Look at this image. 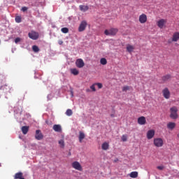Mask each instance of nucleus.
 <instances>
[{
  "instance_id": "nucleus-1",
  "label": "nucleus",
  "mask_w": 179,
  "mask_h": 179,
  "mask_svg": "<svg viewBox=\"0 0 179 179\" xmlns=\"http://www.w3.org/2000/svg\"><path fill=\"white\" fill-rule=\"evenodd\" d=\"M178 112V109L177 108V107L173 106L172 108H170V117L172 120H177V118H178V113H177Z\"/></svg>"
},
{
  "instance_id": "nucleus-2",
  "label": "nucleus",
  "mask_w": 179,
  "mask_h": 179,
  "mask_svg": "<svg viewBox=\"0 0 179 179\" xmlns=\"http://www.w3.org/2000/svg\"><path fill=\"white\" fill-rule=\"evenodd\" d=\"M118 33V29L117 28H111L110 29H106L104 31V34L106 36H115Z\"/></svg>"
},
{
  "instance_id": "nucleus-3",
  "label": "nucleus",
  "mask_w": 179,
  "mask_h": 179,
  "mask_svg": "<svg viewBox=\"0 0 179 179\" xmlns=\"http://www.w3.org/2000/svg\"><path fill=\"white\" fill-rule=\"evenodd\" d=\"M154 145H155V146H156V148H162L163 146V145H164L163 138H154Z\"/></svg>"
},
{
  "instance_id": "nucleus-4",
  "label": "nucleus",
  "mask_w": 179,
  "mask_h": 179,
  "mask_svg": "<svg viewBox=\"0 0 179 179\" xmlns=\"http://www.w3.org/2000/svg\"><path fill=\"white\" fill-rule=\"evenodd\" d=\"M28 36L29 38H31V40H37L38 37H40V35L38 34V32H36L34 31H32L28 34Z\"/></svg>"
},
{
  "instance_id": "nucleus-5",
  "label": "nucleus",
  "mask_w": 179,
  "mask_h": 179,
  "mask_svg": "<svg viewBox=\"0 0 179 179\" xmlns=\"http://www.w3.org/2000/svg\"><path fill=\"white\" fill-rule=\"evenodd\" d=\"M73 169H75V170H78V171H82V165H80V163L76 161L73 162L71 164Z\"/></svg>"
},
{
  "instance_id": "nucleus-6",
  "label": "nucleus",
  "mask_w": 179,
  "mask_h": 179,
  "mask_svg": "<svg viewBox=\"0 0 179 179\" xmlns=\"http://www.w3.org/2000/svg\"><path fill=\"white\" fill-rule=\"evenodd\" d=\"M86 27H87V22L86 21H82L78 27V31H85Z\"/></svg>"
},
{
  "instance_id": "nucleus-7",
  "label": "nucleus",
  "mask_w": 179,
  "mask_h": 179,
  "mask_svg": "<svg viewBox=\"0 0 179 179\" xmlns=\"http://www.w3.org/2000/svg\"><path fill=\"white\" fill-rule=\"evenodd\" d=\"M44 138V136L43 135V133H41V130H36L35 134V138L36 141H41Z\"/></svg>"
},
{
  "instance_id": "nucleus-8",
  "label": "nucleus",
  "mask_w": 179,
  "mask_h": 179,
  "mask_svg": "<svg viewBox=\"0 0 179 179\" xmlns=\"http://www.w3.org/2000/svg\"><path fill=\"white\" fill-rule=\"evenodd\" d=\"M162 94L164 97V99H170V90H169V88L166 87L162 90Z\"/></svg>"
},
{
  "instance_id": "nucleus-9",
  "label": "nucleus",
  "mask_w": 179,
  "mask_h": 179,
  "mask_svg": "<svg viewBox=\"0 0 179 179\" xmlns=\"http://www.w3.org/2000/svg\"><path fill=\"white\" fill-rule=\"evenodd\" d=\"M167 23V20L164 19H161L159 20L157 22V24L159 29H163L164 27V24Z\"/></svg>"
},
{
  "instance_id": "nucleus-10",
  "label": "nucleus",
  "mask_w": 179,
  "mask_h": 179,
  "mask_svg": "<svg viewBox=\"0 0 179 179\" xmlns=\"http://www.w3.org/2000/svg\"><path fill=\"white\" fill-rule=\"evenodd\" d=\"M76 65L77 68H83V66H85V62H83L82 59H78L76 61Z\"/></svg>"
},
{
  "instance_id": "nucleus-11",
  "label": "nucleus",
  "mask_w": 179,
  "mask_h": 179,
  "mask_svg": "<svg viewBox=\"0 0 179 179\" xmlns=\"http://www.w3.org/2000/svg\"><path fill=\"white\" fill-rule=\"evenodd\" d=\"M138 20L141 24L146 23L148 22V16L145 14H142L139 16Z\"/></svg>"
},
{
  "instance_id": "nucleus-12",
  "label": "nucleus",
  "mask_w": 179,
  "mask_h": 179,
  "mask_svg": "<svg viewBox=\"0 0 179 179\" xmlns=\"http://www.w3.org/2000/svg\"><path fill=\"white\" fill-rule=\"evenodd\" d=\"M138 124H139V125H145V124H146V117L143 116L138 117Z\"/></svg>"
},
{
  "instance_id": "nucleus-13",
  "label": "nucleus",
  "mask_w": 179,
  "mask_h": 179,
  "mask_svg": "<svg viewBox=\"0 0 179 179\" xmlns=\"http://www.w3.org/2000/svg\"><path fill=\"white\" fill-rule=\"evenodd\" d=\"M155 136V130L151 129L147 132V139H152Z\"/></svg>"
},
{
  "instance_id": "nucleus-14",
  "label": "nucleus",
  "mask_w": 179,
  "mask_h": 179,
  "mask_svg": "<svg viewBox=\"0 0 179 179\" xmlns=\"http://www.w3.org/2000/svg\"><path fill=\"white\" fill-rule=\"evenodd\" d=\"M85 138H86V135H85V133H83V131H79L78 139L80 143H82V142H83V139Z\"/></svg>"
},
{
  "instance_id": "nucleus-15",
  "label": "nucleus",
  "mask_w": 179,
  "mask_h": 179,
  "mask_svg": "<svg viewBox=\"0 0 179 179\" xmlns=\"http://www.w3.org/2000/svg\"><path fill=\"white\" fill-rule=\"evenodd\" d=\"M167 128L168 129H171V131H173L174 128H176V123L175 122H169L167 124Z\"/></svg>"
},
{
  "instance_id": "nucleus-16",
  "label": "nucleus",
  "mask_w": 179,
  "mask_h": 179,
  "mask_svg": "<svg viewBox=\"0 0 179 179\" xmlns=\"http://www.w3.org/2000/svg\"><path fill=\"white\" fill-rule=\"evenodd\" d=\"M101 148L102 150H108L110 148V144H108V143L107 142H104L103 143H102Z\"/></svg>"
},
{
  "instance_id": "nucleus-17",
  "label": "nucleus",
  "mask_w": 179,
  "mask_h": 179,
  "mask_svg": "<svg viewBox=\"0 0 179 179\" xmlns=\"http://www.w3.org/2000/svg\"><path fill=\"white\" fill-rule=\"evenodd\" d=\"M14 178L15 179H24V178L23 177V173L18 172V173H15Z\"/></svg>"
},
{
  "instance_id": "nucleus-18",
  "label": "nucleus",
  "mask_w": 179,
  "mask_h": 179,
  "mask_svg": "<svg viewBox=\"0 0 179 179\" xmlns=\"http://www.w3.org/2000/svg\"><path fill=\"white\" fill-rule=\"evenodd\" d=\"M179 39V32H175L172 36V41L176 42Z\"/></svg>"
},
{
  "instance_id": "nucleus-19",
  "label": "nucleus",
  "mask_w": 179,
  "mask_h": 179,
  "mask_svg": "<svg viewBox=\"0 0 179 179\" xmlns=\"http://www.w3.org/2000/svg\"><path fill=\"white\" fill-rule=\"evenodd\" d=\"M79 8L81 12H87V10H89V6H87L80 5L79 6Z\"/></svg>"
},
{
  "instance_id": "nucleus-20",
  "label": "nucleus",
  "mask_w": 179,
  "mask_h": 179,
  "mask_svg": "<svg viewBox=\"0 0 179 179\" xmlns=\"http://www.w3.org/2000/svg\"><path fill=\"white\" fill-rule=\"evenodd\" d=\"M53 129L55 131V132H61L62 129H61V125L59 124H55L53 126Z\"/></svg>"
},
{
  "instance_id": "nucleus-21",
  "label": "nucleus",
  "mask_w": 179,
  "mask_h": 179,
  "mask_svg": "<svg viewBox=\"0 0 179 179\" xmlns=\"http://www.w3.org/2000/svg\"><path fill=\"white\" fill-rule=\"evenodd\" d=\"M22 132L24 135H26L29 132V127L28 126H24L22 127Z\"/></svg>"
},
{
  "instance_id": "nucleus-22",
  "label": "nucleus",
  "mask_w": 179,
  "mask_h": 179,
  "mask_svg": "<svg viewBox=\"0 0 179 179\" xmlns=\"http://www.w3.org/2000/svg\"><path fill=\"white\" fill-rule=\"evenodd\" d=\"M134 50H135V48L134 46H132L131 45L128 44L127 45V51L129 53L132 52V51H134Z\"/></svg>"
},
{
  "instance_id": "nucleus-23",
  "label": "nucleus",
  "mask_w": 179,
  "mask_h": 179,
  "mask_svg": "<svg viewBox=\"0 0 179 179\" xmlns=\"http://www.w3.org/2000/svg\"><path fill=\"white\" fill-rule=\"evenodd\" d=\"M170 79H171V75H170V74L164 76L162 77V80H163L164 82H167V80H170Z\"/></svg>"
},
{
  "instance_id": "nucleus-24",
  "label": "nucleus",
  "mask_w": 179,
  "mask_h": 179,
  "mask_svg": "<svg viewBox=\"0 0 179 179\" xmlns=\"http://www.w3.org/2000/svg\"><path fill=\"white\" fill-rule=\"evenodd\" d=\"M129 177H131V178H138V172L133 171V172L130 173Z\"/></svg>"
},
{
  "instance_id": "nucleus-25",
  "label": "nucleus",
  "mask_w": 179,
  "mask_h": 179,
  "mask_svg": "<svg viewBox=\"0 0 179 179\" xmlns=\"http://www.w3.org/2000/svg\"><path fill=\"white\" fill-rule=\"evenodd\" d=\"M71 72L75 76H76L77 75H79V71L76 69H71Z\"/></svg>"
},
{
  "instance_id": "nucleus-26",
  "label": "nucleus",
  "mask_w": 179,
  "mask_h": 179,
  "mask_svg": "<svg viewBox=\"0 0 179 179\" xmlns=\"http://www.w3.org/2000/svg\"><path fill=\"white\" fill-rule=\"evenodd\" d=\"M59 145L62 149L65 148V141H64V139H61L60 141H59Z\"/></svg>"
},
{
  "instance_id": "nucleus-27",
  "label": "nucleus",
  "mask_w": 179,
  "mask_h": 179,
  "mask_svg": "<svg viewBox=\"0 0 179 179\" xmlns=\"http://www.w3.org/2000/svg\"><path fill=\"white\" fill-rule=\"evenodd\" d=\"M100 64H101V65H107V59L106 58H101Z\"/></svg>"
},
{
  "instance_id": "nucleus-28",
  "label": "nucleus",
  "mask_w": 179,
  "mask_h": 179,
  "mask_svg": "<svg viewBox=\"0 0 179 179\" xmlns=\"http://www.w3.org/2000/svg\"><path fill=\"white\" fill-rule=\"evenodd\" d=\"M72 114H73V112H72V110L71 109H67V110L66 111V115L68 117H71V115H72Z\"/></svg>"
},
{
  "instance_id": "nucleus-29",
  "label": "nucleus",
  "mask_w": 179,
  "mask_h": 179,
  "mask_svg": "<svg viewBox=\"0 0 179 179\" xmlns=\"http://www.w3.org/2000/svg\"><path fill=\"white\" fill-rule=\"evenodd\" d=\"M32 50L34 52H38L40 51V48L37 45L32 46Z\"/></svg>"
},
{
  "instance_id": "nucleus-30",
  "label": "nucleus",
  "mask_w": 179,
  "mask_h": 179,
  "mask_svg": "<svg viewBox=\"0 0 179 179\" xmlns=\"http://www.w3.org/2000/svg\"><path fill=\"white\" fill-rule=\"evenodd\" d=\"M15 22L16 23H21L22 22V17L20 16H16L15 17Z\"/></svg>"
},
{
  "instance_id": "nucleus-31",
  "label": "nucleus",
  "mask_w": 179,
  "mask_h": 179,
  "mask_svg": "<svg viewBox=\"0 0 179 179\" xmlns=\"http://www.w3.org/2000/svg\"><path fill=\"white\" fill-rule=\"evenodd\" d=\"M61 31L66 34V33H69V29L66 27H64V28H62Z\"/></svg>"
},
{
  "instance_id": "nucleus-32",
  "label": "nucleus",
  "mask_w": 179,
  "mask_h": 179,
  "mask_svg": "<svg viewBox=\"0 0 179 179\" xmlns=\"http://www.w3.org/2000/svg\"><path fill=\"white\" fill-rule=\"evenodd\" d=\"M122 142H127V141H128V136L127 135H122Z\"/></svg>"
},
{
  "instance_id": "nucleus-33",
  "label": "nucleus",
  "mask_w": 179,
  "mask_h": 179,
  "mask_svg": "<svg viewBox=\"0 0 179 179\" xmlns=\"http://www.w3.org/2000/svg\"><path fill=\"white\" fill-rule=\"evenodd\" d=\"M95 86H97L99 89H101L103 87V84L100 83H94Z\"/></svg>"
},
{
  "instance_id": "nucleus-34",
  "label": "nucleus",
  "mask_w": 179,
  "mask_h": 179,
  "mask_svg": "<svg viewBox=\"0 0 179 179\" xmlns=\"http://www.w3.org/2000/svg\"><path fill=\"white\" fill-rule=\"evenodd\" d=\"M127 90H129V86H124L122 87V92H127Z\"/></svg>"
},
{
  "instance_id": "nucleus-35",
  "label": "nucleus",
  "mask_w": 179,
  "mask_h": 179,
  "mask_svg": "<svg viewBox=\"0 0 179 179\" xmlns=\"http://www.w3.org/2000/svg\"><path fill=\"white\" fill-rule=\"evenodd\" d=\"M94 86H96L94 84L90 86V89L92 90V92H96V87Z\"/></svg>"
},
{
  "instance_id": "nucleus-36",
  "label": "nucleus",
  "mask_w": 179,
  "mask_h": 179,
  "mask_svg": "<svg viewBox=\"0 0 179 179\" xmlns=\"http://www.w3.org/2000/svg\"><path fill=\"white\" fill-rule=\"evenodd\" d=\"M22 39L20 38H16L15 39V44H17V43H20V41H21Z\"/></svg>"
},
{
  "instance_id": "nucleus-37",
  "label": "nucleus",
  "mask_w": 179,
  "mask_h": 179,
  "mask_svg": "<svg viewBox=\"0 0 179 179\" xmlns=\"http://www.w3.org/2000/svg\"><path fill=\"white\" fill-rule=\"evenodd\" d=\"M27 9H28L27 7L24 6V7H22V8H21V10H22V12H26V10H27Z\"/></svg>"
},
{
  "instance_id": "nucleus-38",
  "label": "nucleus",
  "mask_w": 179,
  "mask_h": 179,
  "mask_svg": "<svg viewBox=\"0 0 179 179\" xmlns=\"http://www.w3.org/2000/svg\"><path fill=\"white\" fill-rule=\"evenodd\" d=\"M157 169H158V170H163V169H164V166H159L157 167Z\"/></svg>"
},
{
  "instance_id": "nucleus-39",
  "label": "nucleus",
  "mask_w": 179,
  "mask_h": 179,
  "mask_svg": "<svg viewBox=\"0 0 179 179\" xmlns=\"http://www.w3.org/2000/svg\"><path fill=\"white\" fill-rule=\"evenodd\" d=\"M58 44H59V45H62V44H64V41H62V40H59L58 41Z\"/></svg>"
},
{
  "instance_id": "nucleus-40",
  "label": "nucleus",
  "mask_w": 179,
  "mask_h": 179,
  "mask_svg": "<svg viewBox=\"0 0 179 179\" xmlns=\"http://www.w3.org/2000/svg\"><path fill=\"white\" fill-rule=\"evenodd\" d=\"M71 97L73 96V91H71Z\"/></svg>"
},
{
  "instance_id": "nucleus-41",
  "label": "nucleus",
  "mask_w": 179,
  "mask_h": 179,
  "mask_svg": "<svg viewBox=\"0 0 179 179\" xmlns=\"http://www.w3.org/2000/svg\"><path fill=\"white\" fill-rule=\"evenodd\" d=\"M0 44H1V40H0Z\"/></svg>"
}]
</instances>
